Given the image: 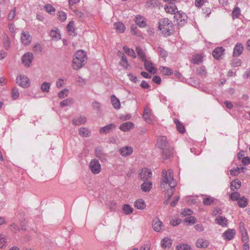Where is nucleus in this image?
I'll use <instances>...</instances> for the list:
<instances>
[{"mask_svg":"<svg viewBox=\"0 0 250 250\" xmlns=\"http://www.w3.org/2000/svg\"><path fill=\"white\" fill-rule=\"evenodd\" d=\"M176 186V182L173 178L172 170L171 169H168L167 171L163 170L161 174V188L168 190L169 187L174 188Z\"/></svg>","mask_w":250,"mask_h":250,"instance_id":"f257e3e1","label":"nucleus"},{"mask_svg":"<svg viewBox=\"0 0 250 250\" xmlns=\"http://www.w3.org/2000/svg\"><path fill=\"white\" fill-rule=\"evenodd\" d=\"M157 146L162 150V157L164 159H167L172 155V150L168 146L167 139L165 136L158 138Z\"/></svg>","mask_w":250,"mask_h":250,"instance_id":"f03ea898","label":"nucleus"},{"mask_svg":"<svg viewBox=\"0 0 250 250\" xmlns=\"http://www.w3.org/2000/svg\"><path fill=\"white\" fill-rule=\"evenodd\" d=\"M87 60L86 53L82 50H78L72 62V67L74 69L77 70L82 67Z\"/></svg>","mask_w":250,"mask_h":250,"instance_id":"7ed1b4c3","label":"nucleus"},{"mask_svg":"<svg viewBox=\"0 0 250 250\" xmlns=\"http://www.w3.org/2000/svg\"><path fill=\"white\" fill-rule=\"evenodd\" d=\"M159 25L158 26L159 29L162 32L167 35H169L171 28L172 27V23H171L169 20L167 18L162 19L159 22Z\"/></svg>","mask_w":250,"mask_h":250,"instance_id":"20e7f679","label":"nucleus"},{"mask_svg":"<svg viewBox=\"0 0 250 250\" xmlns=\"http://www.w3.org/2000/svg\"><path fill=\"white\" fill-rule=\"evenodd\" d=\"M16 83L19 85L24 88L28 87L30 84L29 78L24 75L18 76L16 78Z\"/></svg>","mask_w":250,"mask_h":250,"instance_id":"39448f33","label":"nucleus"},{"mask_svg":"<svg viewBox=\"0 0 250 250\" xmlns=\"http://www.w3.org/2000/svg\"><path fill=\"white\" fill-rule=\"evenodd\" d=\"M187 15L182 11H177L174 15V19L176 20L177 23L179 25H182L186 22L187 20Z\"/></svg>","mask_w":250,"mask_h":250,"instance_id":"423d86ee","label":"nucleus"},{"mask_svg":"<svg viewBox=\"0 0 250 250\" xmlns=\"http://www.w3.org/2000/svg\"><path fill=\"white\" fill-rule=\"evenodd\" d=\"M34 58V55L33 53L31 52H27L22 56V62L25 66L29 67L31 65Z\"/></svg>","mask_w":250,"mask_h":250,"instance_id":"0eeeda50","label":"nucleus"},{"mask_svg":"<svg viewBox=\"0 0 250 250\" xmlns=\"http://www.w3.org/2000/svg\"><path fill=\"white\" fill-rule=\"evenodd\" d=\"M89 167L91 172L95 174L99 173L101 171V167L98 160L93 159L89 163Z\"/></svg>","mask_w":250,"mask_h":250,"instance_id":"6e6552de","label":"nucleus"},{"mask_svg":"<svg viewBox=\"0 0 250 250\" xmlns=\"http://www.w3.org/2000/svg\"><path fill=\"white\" fill-rule=\"evenodd\" d=\"M21 41L22 44L27 46L31 42L32 37L28 32L23 31L21 33Z\"/></svg>","mask_w":250,"mask_h":250,"instance_id":"1a4fd4ad","label":"nucleus"},{"mask_svg":"<svg viewBox=\"0 0 250 250\" xmlns=\"http://www.w3.org/2000/svg\"><path fill=\"white\" fill-rule=\"evenodd\" d=\"M151 171L146 168L142 169L139 173V178L144 181H148V179L151 177Z\"/></svg>","mask_w":250,"mask_h":250,"instance_id":"9d476101","label":"nucleus"},{"mask_svg":"<svg viewBox=\"0 0 250 250\" xmlns=\"http://www.w3.org/2000/svg\"><path fill=\"white\" fill-rule=\"evenodd\" d=\"M225 49L222 47L215 48L212 52V56L216 60H220L224 53Z\"/></svg>","mask_w":250,"mask_h":250,"instance_id":"9b49d317","label":"nucleus"},{"mask_svg":"<svg viewBox=\"0 0 250 250\" xmlns=\"http://www.w3.org/2000/svg\"><path fill=\"white\" fill-rule=\"evenodd\" d=\"M151 115V110L147 106L145 107L143 117L148 124L152 123Z\"/></svg>","mask_w":250,"mask_h":250,"instance_id":"f8f14e48","label":"nucleus"},{"mask_svg":"<svg viewBox=\"0 0 250 250\" xmlns=\"http://www.w3.org/2000/svg\"><path fill=\"white\" fill-rule=\"evenodd\" d=\"M143 62H144V66L146 70L153 74L156 73V69L153 66L152 62L146 59Z\"/></svg>","mask_w":250,"mask_h":250,"instance_id":"ddd939ff","label":"nucleus"},{"mask_svg":"<svg viewBox=\"0 0 250 250\" xmlns=\"http://www.w3.org/2000/svg\"><path fill=\"white\" fill-rule=\"evenodd\" d=\"M236 231L234 229H227L223 233V236L226 240H230L232 239L235 234Z\"/></svg>","mask_w":250,"mask_h":250,"instance_id":"4468645a","label":"nucleus"},{"mask_svg":"<svg viewBox=\"0 0 250 250\" xmlns=\"http://www.w3.org/2000/svg\"><path fill=\"white\" fill-rule=\"evenodd\" d=\"M243 50V46L242 43H237L235 45L233 51V56L234 57H238L240 55Z\"/></svg>","mask_w":250,"mask_h":250,"instance_id":"2eb2a0df","label":"nucleus"},{"mask_svg":"<svg viewBox=\"0 0 250 250\" xmlns=\"http://www.w3.org/2000/svg\"><path fill=\"white\" fill-rule=\"evenodd\" d=\"M86 122V118L83 116L75 117L72 121V124L74 125H80Z\"/></svg>","mask_w":250,"mask_h":250,"instance_id":"dca6fc26","label":"nucleus"},{"mask_svg":"<svg viewBox=\"0 0 250 250\" xmlns=\"http://www.w3.org/2000/svg\"><path fill=\"white\" fill-rule=\"evenodd\" d=\"M162 222L158 218H155L152 224L153 229L156 232H160L162 230Z\"/></svg>","mask_w":250,"mask_h":250,"instance_id":"f3484780","label":"nucleus"},{"mask_svg":"<svg viewBox=\"0 0 250 250\" xmlns=\"http://www.w3.org/2000/svg\"><path fill=\"white\" fill-rule=\"evenodd\" d=\"M165 10L167 13L175 15L177 11V8L174 3H168L165 6Z\"/></svg>","mask_w":250,"mask_h":250,"instance_id":"a211bd4d","label":"nucleus"},{"mask_svg":"<svg viewBox=\"0 0 250 250\" xmlns=\"http://www.w3.org/2000/svg\"><path fill=\"white\" fill-rule=\"evenodd\" d=\"M152 187L151 182L148 181H144V183L141 185V189L144 192H148Z\"/></svg>","mask_w":250,"mask_h":250,"instance_id":"6ab92c4d","label":"nucleus"},{"mask_svg":"<svg viewBox=\"0 0 250 250\" xmlns=\"http://www.w3.org/2000/svg\"><path fill=\"white\" fill-rule=\"evenodd\" d=\"M134 127V125L132 122H128L124 123L121 125L119 128L125 132L128 131L129 130L132 129Z\"/></svg>","mask_w":250,"mask_h":250,"instance_id":"aec40b11","label":"nucleus"},{"mask_svg":"<svg viewBox=\"0 0 250 250\" xmlns=\"http://www.w3.org/2000/svg\"><path fill=\"white\" fill-rule=\"evenodd\" d=\"M133 152V149L130 146H124L120 148V152L124 157L130 155Z\"/></svg>","mask_w":250,"mask_h":250,"instance_id":"412c9836","label":"nucleus"},{"mask_svg":"<svg viewBox=\"0 0 250 250\" xmlns=\"http://www.w3.org/2000/svg\"><path fill=\"white\" fill-rule=\"evenodd\" d=\"M209 245L208 241L203 238L198 239L196 243V246L197 248H205L208 247Z\"/></svg>","mask_w":250,"mask_h":250,"instance_id":"4be33fe9","label":"nucleus"},{"mask_svg":"<svg viewBox=\"0 0 250 250\" xmlns=\"http://www.w3.org/2000/svg\"><path fill=\"white\" fill-rule=\"evenodd\" d=\"M172 244V240L168 238H164L161 241V247L163 249L169 248Z\"/></svg>","mask_w":250,"mask_h":250,"instance_id":"5701e85b","label":"nucleus"},{"mask_svg":"<svg viewBox=\"0 0 250 250\" xmlns=\"http://www.w3.org/2000/svg\"><path fill=\"white\" fill-rule=\"evenodd\" d=\"M116 127V125L114 124H108L100 129V133H104L107 134L109 133L111 130L114 129Z\"/></svg>","mask_w":250,"mask_h":250,"instance_id":"b1692460","label":"nucleus"},{"mask_svg":"<svg viewBox=\"0 0 250 250\" xmlns=\"http://www.w3.org/2000/svg\"><path fill=\"white\" fill-rule=\"evenodd\" d=\"M216 221L218 225L222 227H226L227 225L228 220L225 217L218 216L216 217Z\"/></svg>","mask_w":250,"mask_h":250,"instance_id":"393cba45","label":"nucleus"},{"mask_svg":"<svg viewBox=\"0 0 250 250\" xmlns=\"http://www.w3.org/2000/svg\"><path fill=\"white\" fill-rule=\"evenodd\" d=\"M111 102L112 105L115 109H118L120 108L121 104L119 100L115 95H112L111 96Z\"/></svg>","mask_w":250,"mask_h":250,"instance_id":"a878e982","label":"nucleus"},{"mask_svg":"<svg viewBox=\"0 0 250 250\" xmlns=\"http://www.w3.org/2000/svg\"><path fill=\"white\" fill-rule=\"evenodd\" d=\"M136 23L140 27H144L146 25L145 21L144 20L143 17L138 15L135 17Z\"/></svg>","mask_w":250,"mask_h":250,"instance_id":"bb28decb","label":"nucleus"},{"mask_svg":"<svg viewBox=\"0 0 250 250\" xmlns=\"http://www.w3.org/2000/svg\"><path fill=\"white\" fill-rule=\"evenodd\" d=\"M114 27L116 30L119 33H123L125 30L124 24L121 22H117L114 23Z\"/></svg>","mask_w":250,"mask_h":250,"instance_id":"cd10ccee","label":"nucleus"},{"mask_svg":"<svg viewBox=\"0 0 250 250\" xmlns=\"http://www.w3.org/2000/svg\"><path fill=\"white\" fill-rule=\"evenodd\" d=\"M50 36L52 39L58 40L61 39V35L59 32V30L57 28L52 29L50 32Z\"/></svg>","mask_w":250,"mask_h":250,"instance_id":"c85d7f7f","label":"nucleus"},{"mask_svg":"<svg viewBox=\"0 0 250 250\" xmlns=\"http://www.w3.org/2000/svg\"><path fill=\"white\" fill-rule=\"evenodd\" d=\"M159 69L160 72L165 75L169 76L173 73V70L167 67L161 66Z\"/></svg>","mask_w":250,"mask_h":250,"instance_id":"c756f323","label":"nucleus"},{"mask_svg":"<svg viewBox=\"0 0 250 250\" xmlns=\"http://www.w3.org/2000/svg\"><path fill=\"white\" fill-rule=\"evenodd\" d=\"M241 186V182L238 180H235L231 182L230 185V189L231 190H237Z\"/></svg>","mask_w":250,"mask_h":250,"instance_id":"7c9ffc66","label":"nucleus"},{"mask_svg":"<svg viewBox=\"0 0 250 250\" xmlns=\"http://www.w3.org/2000/svg\"><path fill=\"white\" fill-rule=\"evenodd\" d=\"M135 207L139 209H143L146 207V204L142 199H139L135 202Z\"/></svg>","mask_w":250,"mask_h":250,"instance_id":"2f4dec72","label":"nucleus"},{"mask_svg":"<svg viewBox=\"0 0 250 250\" xmlns=\"http://www.w3.org/2000/svg\"><path fill=\"white\" fill-rule=\"evenodd\" d=\"M123 49H124V51L126 54H127L128 55L132 57L133 58H135L136 57L135 52L133 49L129 48L127 46H124Z\"/></svg>","mask_w":250,"mask_h":250,"instance_id":"473e14b6","label":"nucleus"},{"mask_svg":"<svg viewBox=\"0 0 250 250\" xmlns=\"http://www.w3.org/2000/svg\"><path fill=\"white\" fill-rule=\"evenodd\" d=\"M238 205L240 208H244L248 205V200L244 197H241L238 200Z\"/></svg>","mask_w":250,"mask_h":250,"instance_id":"72a5a7b5","label":"nucleus"},{"mask_svg":"<svg viewBox=\"0 0 250 250\" xmlns=\"http://www.w3.org/2000/svg\"><path fill=\"white\" fill-rule=\"evenodd\" d=\"M136 51L139 57L142 59V61L146 60V57L144 51L140 47H137L136 48Z\"/></svg>","mask_w":250,"mask_h":250,"instance_id":"f704fd0d","label":"nucleus"},{"mask_svg":"<svg viewBox=\"0 0 250 250\" xmlns=\"http://www.w3.org/2000/svg\"><path fill=\"white\" fill-rule=\"evenodd\" d=\"M123 209L125 215L131 214L133 212V208L128 204H125L123 206Z\"/></svg>","mask_w":250,"mask_h":250,"instance_id":"c9c22d12","label":"nucleus"},{"mask_svg":"<svg viewBox=\"0 0 250 250\" xmlns=\"http://www.w3.org/2000/svg\"><path fill=\"white\" fill-rule=\"evenodd\" d=\"M174 122L176 124L177 130L180 133H184L185 131V127L177 119H175Z\"/></svg>","mask_w":250,"mask_h":250,"instance_id":"e433bc0d","label":"nucleus"},{"mask_svg":"<svg viewBox=\"0 0 250 250\" xmlns=\"http://www.w3.org/2000/svg\"><path fill=\"white\" fill-rule=\"evenodd\" d=\"M79 134L83 137H87L89 135L90 131L85 127H81L79 130Z\"/></svg>","mask_w":250,"mask_h":250,"instance_id":"4c0bfd02","label":"nucleus"},{"mask_svg":"<svg viewBox=\"0 0 250 250\" xmlns=\"http://www.w3.org/2000/svg\"><path fill=\"white\" fill-rule=\"evenodd\" d=\"M50 87V83L48 82H44L41 85V89L44 92H48Z\"/></svg>","mask_w":250,"mask_h":250,"instance_id":"58836bf2","label":"nucleus"},{"mask_svg":"<svg viewBox=\"0 0 250 250\" xmlns=\"http://www.w3.org/2000/svg\"><path fill=\"white\" fill-rule=\"evenodd\" d=\"M157 51L159 56L164 59H165L167 56V51L161 47H158Z\"/></svg>","mask_w":250,"mask_h":250,"instance_id":"ea45409f","label":"nucleus"},{"mask_svg":"<svg viewBox=\"0 0 250 250\" xmlns=\"http://www.w3.org/2000/svg\"><path fill=\"white\" fill-rule=\"evenodd\" d=\"M214 201L213 197H207L203 199V203L205 206L211 205Z\"/></svg>","mask_w":250,"mask_h":250,"instance_id":"a19ab883","label":"nucleus"},{"mask_svg":"<svg viewBox=\"0 0 250 250\" xmlns=\"http://www.w3.org/2000/svg\"><path fill=\"white\" fill-rule=\"evenodd\" d=\"M3 46L6 50H8L10 47L11 42L7 36H5L3 39Z\"/></svg>","mask_w":250,"mask_h":250,"instance_id":"79ce46f5","label":"nucleus"},{"mask_svg":"<svg viewBox=\"0 0 250 250\" xmlns=\"http://www.w3.org/2000/svg\"><path fill=\"white\" fill-rule=\"evenodd\" d=\"M72 103L73 100L71 98H68L62 101L60 103V106L63 107L66 106H69L72 104Z\"/></svg>","mask_w":250,"mask_h":250,"instance_id":"37998d69","label":"nucleus"},{"mask_svg":"<svg viewBox=\"0 0 250 250\" xmlns=\"http://www.w3.org/2000/svg\"><path fill=\"white\" fill-rule=\"evenodd\" d=\"M20 96V93L18 91V89L16 87L13 88L11 90V96L13 100H16L19 98Z\"/></svg>","mask_w":250,"mask_h":250,"instance_id":"c03bdc74","label":"nucleus"},{"mask_svg":"<svg viewBox=\"0 0 250 250\" xmlns=\"http://www.w3.org/2000/svg\"><path fill=\"white\" fill-rule=\"evenodd\" d=\"M120 63L125 68H127L129 65L127 60V58L124 54H123L122 56V60Z\"/></svg>","mask_w":250,"mask_h":250,"instance_id":"a18cd8bd","label":"nucleus"},{"mask_svg":"<svg viewBox=\"0 0 250 250\" xmlns=\"http://www.w3.org/2000/svg\"><path fill=\"white\" fill-rule=\"evenodd\" d=\"M203 56L201 55H196L195 56L194 58L192 60V62L193 63L195 64H198L199 63H201L203 61Z\"/></svg>","mask_w":250,"mask_h":250,"instance_id":"49530a36","label":"nucleus"},{"mask_svg":"<svg viewBox=\"0 0 250 250\" xmlns=\"http://www.w3.org/2000/svg\"><path fill=\"white\" fill-rule=\"evenodd\" d=\"M229 198L232 200L238 201L241 198V196L239 192H233L230 194Z\"/></svg>","mask_w":250,"mask_h":250,"instance_id":"de8ad7c7","label":"nucleus"},{"mask_svg":"<svg viewBox=\"0 0 250 250\" xmlns=\"http://www.w3.org/2000/svg\"><path fill=\"white\" fill-rule=\"evenodd\" d=\"M197 73L198 75H200L201 77L205 76L207 74V72H206L205 66H201V67L197 68Z\"/></svg>","mask_w":250,"mask_h":250,"instance_id":"09e8293b","label":"nucleus"},{"mask_svg":"<svg viewBox=\"0 0 250 250\" xmlns=\"http://www.w3.org/2000/svg\"><path fill=\"white\" fill-rule=\"evenodd\" d=\"M242 63V61L239 59H234L231 60V65L233 67H237L240 66Z\"/></svg>","mask_w":250,"mask_h":250,"instance_id":"8fccbe9b","label":"nucleus"},{"mask_svg":"<svg viewBox=\"0 0 250 250\" xmlns=\"http://www.w3.org/2000/svg\"><path fill=\"white\" fill-rule=\"evenodd\" d=\"M146 5L148 7H155L158 5L156 0H149L146 2Z\"/></svg>","mask_w":250,"mask_h":250,"instance_id":"3c124183","label":"nucleus"},{"mask_svg":"<svg viewBox=\"0 0 250 250\" xmlns=\"http://www.w3.org/2000/svg\"><path fill=\"white\" fill-rule=\"evenodd\" d=\"M240 9L239 7H235L232 12V16L233 19L237 18L240 15Z\"/></svg>","mask_w":250,"mask_h":250,"instance_id":"603ef678","label":"nucleus"},{"mask_svg":"<svg viewBox=\"0 0 250 250\" xmlns=\"http://www.w3.org/2000/svg\"><path fill=\"white\" fill-rule=\"evenodd\" d=\"M44 8L46 10V12L50 14H53L55 12V9L52 5L47 4L44 6Z\"/></svg>","mask_w":250,"mask_h":250,"instance_id":"864d4df0","label":"nucleus"},{"mask_svg":"<svg viewBox=\"0 0 250 250\" xmlns=\"http://www.w3.org/2000/svg\"><path fill=\"white\" fill-rule=\"evenodd\" d=\"M59 19L61 21H64L66 19V15L63 11H59L57 13Z\"/></svg>","mask_w":250,"mask_h":250,"instance_id":"5fc2aeb1","label":"nucleus"},{"mask_svg":"<svg viewBox=\"0 0 250 250\" xmlns=\"http://www.w3.org/2000/svg\"><path fill=\"white\" fill-rule=\"evenodd\" d=\"M177 250H190V247L187 244H182L176 247Z\"/></svg>","mask_w":250,"mask_h":250,"instance_id":"6e6d98bb","label":"nucleus"},{"mask_svg":"<svg viewBox=\"0 0 250 250\" xmlns=\"http://www.w3.org/2000/svg\"><path fill=\"white\" fill-rule=\"evenodd\" d=\"M75 22L74 21H71L67 24L66 28L67 30L69 32H73L75 30L74 28Z\"/></svg>","mask_w":250,"mask_h":250,"instance_id":"4d7b16f0","label":"nucleus"},{"mask_svg":"<svg viewBox=\"0 0 250 250\" xmlns=\"http://www.w3.org/2000/svg\"><path fill=\"white\" fill-rule=\"evenodd\" d=\"M184 222L193 224L196 223V219L194 216H190V217L185 218Z\"/></svg>","mask_w":250,"mask_h":250,"instance_id":"13d9d810","label":"nucleus"},{"mask_svg":"<svg viewBox=\"0 0 250 250\" xmlns=\"http://www.w3.org/2000/svg\"><path fill=\"white\" fill-rule=\"evenodd\" d=\"M68 90L66 88L63 89L58 93V96L60 98H63L67 96Z\"/></svg>","mask_w":250,"mask_h":250,"instance_id":"bf43d9fd","label":"nucleus"},{"mask_svg":"<svg viewBox=\"0 0 250 250\" xmlns=\"http://www.w3.org/2000/svg\"><path fill=\"white\" fill-rule=\"evenodd\" d=\"M77 82L78 85L80 86H83L86 83L85 80L80 76L78 77Z\"/></svg>","mask_w":250,"mask_h":250,"instance_id":"052dcab7","label":"nucleus"},{"mask_svg":"<svg viewBox=\"0 0 250 250\" xmlns=\"http://www.w3.org/2000/svg\"><path fill=\"white\" fill-rule=\"evenodd\" d=\"M240 172V168L236 167L235 168L232 169L230 170V174L232 176H236Z\"/></svg>","mask_w":250,"mask_h":250,"instance_id":"680f3d73","label":"nucleus"},{"mask_svg":"<svg viewBox=\"0 0 250 250\" xmlns=\"http://www.w3.org/2000/svg\"><path fill=\"white\" fill-rule=\"evenodd\" d=\"M207 0H195V5L198 7H201Z\"/></svg>","mask_w":250,"mask_h":250,"instance_id":"e2e57ef3","label":"nucleus"},{"mask_svg":"<svg viewBox=\"0 0 250 250\" xmlns=\"http://www.w3.org/2000/svg\"><path fill=\"white\" fill-rule=\"evenodd\" d=\"M239 229L241 234L245 233L247 232L245 227V224L242 222L239 224Z\"/></svg>","mask_w":250,"mask_h":250,"instance_id":"0e129e2a","label":"nucleus"},{"mask_svg":"<svg viewBox=\"0 0 250 250\" xmlns=\"http://www.w3.org/2000/svg\"><path fill=\"white\" fill-rule=\"evenodd\" d=\"M92 107L94 109H96L97 110L99 111L100 110L101 104L99 102H98L97 101L93 102L92 103Z\"/></svg>","mask_w":250,"mask_h":250,"instance_id":"69168bd1","label":"nucleus"},{"mask_svg":"<svg viewBox=\"0 0 250 250\" xmlns=\"http://www.w3.org/2000/svg\"><path fill=\"white\" fill-rule=\"evenodd\" d=\"M15 15H16L15 8H14L13 10L10 11V12L9 13V14L8 15V19L9 21L12 20L15 17Z\"/></svg>","mask_w":250,"mask_h":250,"instance_id":"338daca9","label":"nucleus"},{"mask_svg":"<svg viewBox=\"0 0 250 250\" xmlns=\"http://www.w3.org/2000/svg\"><path fill=\"white\" fill-rule=\"evenodd\" d=\"M242 241L244 243H248L249 241V236L247 232L245 233L241 234Z\"/></svg>","mask_w":250,"mask_h":250,"instance_id":"774afa93","label":"nucleus"}]
</instances>
